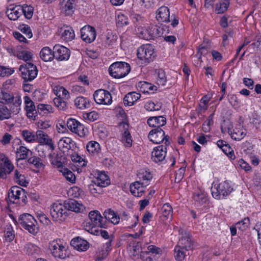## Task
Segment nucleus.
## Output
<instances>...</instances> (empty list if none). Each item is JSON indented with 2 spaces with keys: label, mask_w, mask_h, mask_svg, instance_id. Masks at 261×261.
<instances>
[{
  "label": "nucleus",
  "mask_w": 261,
  "mask_h": 261,
  "mask_svg": "<svg viewBox=\"0 0 261 261\" xmlns=\"http://www.w3.org/2000/svg\"><path fill=\"white\" fill-rule=\"evenodd\" d=\"M166 147L163 145H159L154 148L151 152V160L155 163L163 161L166 155Z\"/></svg>",
  "instance_id": "21"
},
{
  "label": "nucleus",
  "mask_w": 261,
  "mask_h": 261,
  "mask_svg": "<svg viewBox=\"0 0 261 261\" xmlns=\"http://www.w3.org/2000/svg\"><path fill=\"white\" fill-rule=\"evenodd\" d=\"M15 153L16 157L18 158L17 160H25L33 155L32 151L23 146H20L17 148Z\"/></svg>",
  "instance_id": "31"
},
{
  "label": "nucleus",
  "mask_w": 261,
  "mask_h": 261,
  "mask_svg": "<svg viewBox=\"0 0 261 261\" xmlns=\"http://www.w3.org/2000/svg\"><path fill=\"white\" fill-rule=\"evenodd\" d=\"M6 200L8 204L13 203L23 205L27 202V197L23 189L13 186L9 190Z\"/></svg>",
  "instance_id": "4"
},
{
  "label": "nucleus",
  "mask_w": 261,
  "mask_h": 261,
  "mask_svg": "<svg viewBox=\"0 0 261 261\" xmlns=\"http://www.w3.org/2000/svg\"><path fill=\"white\" fill-rule=\"evenodd\" d=\"M179 234L180 238L177 245L180 246L187 250L191 249L193 248V242L190 234L184 229H180Z\"/></svg>",
  "instance_id": "15"
},
{
  "label": "nucleus",
  "mask_w": 261,
  "mask_h": 261,
  "mask_svg": "<svg viewBox=\"0 0 261 261\" xmlns=\"http://www.w3.org/2000/svg\"><path fill=\"white\" fill-rule=\"evenodd\" d=\"M81 38L87 43L93 42L96 38V34L94 28L90 25H85L81 29Z\"/></svg>",
  "instance_id": "16"
},
{
  "label": "nucleus",
  "mask_w": 261,
  "mask_h": 261,
  "mask_svg": "<svg viewBox=\"0 0 261 261\" xmlns=\"http://www.w3.org/2000/svg\"><path fill=\"white\" fill-rule=\"evenodd\" d=\"M0 102L5 105H10L12 113L17 114L20 110L22 101L20 96L13 95L0 89Z\"/></svg>",
  "instance_id": "2"
},
{
  "label": "nucleus",
  "mask_w": 261,
  "mask_h": 261,
  "mask_svg": "<svg viewBox=\"0 0 261 261\" xmlns=\"http://www.w3.org/2000/svg\"><path fill=\"white\" fill-rule=\"evenodd\" d=\"M144 185H142L140 181H136L130 185V192L136 197H141L143 194L144 191L143 188Z\"/></svg>",
  "instance_id": "33"
},
{
  "label": "nucleus",
  "mask_w": 261,
  "mask_h": 261,
  "mask_svg": "<svg viewBox=\"0 0 261 261\" xmlns=\"http://www.w3.org/2000/svg\"><path fill=\"white\" fill-rule=\"evenodd\" d=\"M50 214L53 219L55 221H63L68 216L64 204L59 202H55L51 205Z\"/></svg>",
  "instance_id": "11"
},
{
  "label": "nucleus",
  "mask_w": 261,
  "mask_h": 261,
  "mask_svg": "<svg viewBox=\"0 0 261 261\" xmlns=\"http://www.w3.org/2000/svg\"><path fill=\"white\" fill-rule=\"evenodd\" d=\"M137 176L140 179L139 181H140L141 184L144 186H148L152 178V175L150 172L145 170H141L137 174Z\"/></svg>",
  "instance_id": "32"
},
{
  "label": "nucleus",
  "mask_w": 261,
  "mask_h": 261,
  "mask_svg": "<svg viewBox=\"0 0 261 261\" xmlns=\"http://www.w3.org/2000/svg\"><path fill=\"white\" fill-rule=\"evenodd\" d=\"M28 159V162L29 164H32L36 168L41 169L43 168L44 164L41 159L37 156H30Z\"/></svg>",
  "instance_id": "47"
},
{
  "label": "nucleus",
  "mask_w": 261,
  "mask_h": 261,
  "mask_svg": "<svg viewBox=\"0 0 261 261\" xmlns=\"http://www.w3.org/2000/svg\"><path fill=\"white\" fill-rule=\"evenodd\" d=\"M222 151L231 159H234L235 155L230 145L226 143L224 146L221 149Z\"/></svg>",
  "instance_id": "62"
},
{
  "label": "nucleus",
  "mask_w": 261,
  "mask_h": 261,
  "mask_svg": "<svg viewBox=\"0 0 261 261\" xmlns=\"http://www.w3.org/2000/svg\"><path fill=\"white\" fill-rule=\"evenodd\" d=\"M26 253L30 255H39L41 253V249L31 243H28L24 247Z\"/></svg>",
  "instance_id": "42"
},
{
  "label": "nucleus",
  "mask_w": 261,
  "mask_h": 261,
  "mask_svg": "<svg viewBox=\"0 0 261 261\" xmlns=\"http://www.w3.org/2000/svg\"><path fill=\"white\" fill-rule=\"evenodd\" d=\"M229 4V0H221L216 4L215 11L218 14L223 13L228 9Z\"/></svg>",
  "instance_id": "44"
},
{
  "label": "nucleus",
  "mask_w": 261,
  "mask_h": 261,
  "mask_svg": "<svg viewBox=\"0 0 261 261\" xmlns=\"http://www.w3.org/2000/svg\"><path fill=\"white\" fill-rule=\"evenodd\" d=\"M103 215L106 219L115 225L118 224L120 221L119 216L110 208L105 210Z\"/></svg>",
  "instance_id": "38"
},
{
  "label": "nucleus",
  "mask_w": 261,
  "mask_h": 261,
  "mask_svg": "<svg viewBox=\"0 0 261 261\" xmlns=\"http://www.w3.org/2000/svg\"><path fill=\"white\" fill-rule=\"evenodd\" d=\"M15 237V233L11 224L7 225L4 230V239L8 242H12Z\"/></svg>",
  "instance_id": "43"
},
{
  "label": "nucleus",
  "mask_w": 261,
  "mask_h": 261,
  "mask_svg": "<svg viewBox=\"0 0 261 261\" xmlns=\"http://www.w3.org/2000/svg\"><path fill=\"white\" fill-rule=\"evenodd\" d=\"M19 70L24 82L32 81L37 75V67L32 63H26L20 66Z\"/></svg>",
  "instance_id": "10"
},
{
  "label": "nucleus",
  "mask_w": 261,
  "mask_h": 261,
  "mask_svg": "<svg viewBox=\"0 0 261 261\" xmlns=\"http://www.w3.org/2000/svg\"><path fill=\"white\" fill-rule=\"evenodd\" d=\"M86 148L89 154L93 156L98 155L101 150L99 144L94 141H89L86 145Z\"/></svg>",
  "instance_id": "36"
},
{
  "label": "nucleus",
  "mask_w": 261,
  "mask_h": 261,
  "mask_svg": "<svg viewBox=\"0 0 261 261\" xmlns=\"http://www.w3.org/2000/svg\"><path fill=\"white\" fill-rule=\"evenodd\" d=\"M55 58L58 61H65L69 59L70 52L66 47L57 44L53 48Z\"/></svg>",
  "instance_id": "17"
},
{
  "label": "nucleus",
  "mask_w": 261,
  "mask_h": 261,
  "mask_svg": "<svg viewBox=\"0 0 261 261\" xmlns=\"http://www.w3.org/2000/svg\"><path fill=\"white\" fill-rule=\"evenodd\" d=\"M93 98L95 101L99 105H110L112 102V96L110 93L102 89L95 91L93 94Z\"/></svg>",
  "instance_id": "14"
},
{
  "label": "nucleus",
  "mask_w": 261,
  "mask_h": 261,
  "mask_svg": "<svg viewBox=\"0 0 261 261\" xmlns=\"http://www.w3.org/2000/svg\"><path fill=\"white\" fill-rule=\"evenodd\" d=\"M137 57L145 64L152 62L156 57L153 46L150 44L141 45L137 49Z\"/></svg>",
  "instance_id": "8"
},
{
  "label": "nucleus",
  "mask_w": 261,
  "mask_h": 261,
  "mask_svg": "<svg viewBox=\"0 0 261 261\" xmlns=\"http://www.w3.org/2000/svg\"><path fill=\"white\" fill-rule=\"evenodd\" d=\"M66 180L73 183L75 180V176L71 171L67 168H64L60 170Z\"/></svg>",
  "instance_id": "57"
},
{
  "label": "nucleus",
  "mask_w": 261,
  "mask_h": 261,
  "mask_svg": "<svg viewBox=\"0 0 261 261\" xmlns=\"http://www.w3.org/2000/svg\"><path fill=\"white\" fill-rule=\"evenodd\" d=\"M11 110H9L7 107L0 105V120L8 119L11 117Z\"/></svg>",
  "instance_id": "53"
},
{
  "label": "nucleus",
  "mask_w": 261,
  "mask_h": 261,
  "mask_svg": "<svg viewBox=\"0 0 261 261\" xmlns=\"http://www.w3.org/2000/svg\"><path fill=\"white\" fill-rule=\"evenodd\" d=\"M194 199L200 205L205 203L207 201V197L204 193L201 191L196 193L194 195Z\"/></svg>",
  "instance_id": "56"
},
{
  "label": "nucleus",
  "mask_w": 261,
  "mask_h": 261,
  "mask_svg": "<svg viewBox=\"0 0 261 261\" xmlns=\"http://www.w3.org/2000/svg\"><path fill=\"white\" fill-rule=\"evenodd\" d=\"M53 112V108L50 105L39 104L37 106V113H38L40 115H44Z\"/></svg>",
  "instance_id": "52"
},
{
  "label": "nucleus",
  "mask_w": 261,
  "mask_h": 261,
  "mask_svg": "<svg viewBox=\"0 0 261 261\" xmlns=\"http://www.w3.org/2000/svg\"><path fill=\"white\" fill-rule=\"evenodd\" d=\"M156 18L159 22H168L170 21V12L167 7L162 6L156 12Z\"/></svg>",
  "instance_id": "24"
},
{
  "label": "nucleus",
  "mask_w": 261,
  "mask_h": 261,
  "mask_svg": "<svg viewBox=\"0 0 261 261\" xmlns=\"http://www.w3.org/2000/svg\"><path fill=\"white\" fill-rule=\"evenodd\" d=\"M101 228H102L101 227H98V229L93 230V231L90 232V233L95 236L100 235L103 238L105 239H109L110 237L108 231L105 230H102Z\"/></svg>",
  "instance_id": "61"
},
{
  "label": "nucleus",
  "mask_w": 261,
  "mask_h": 261,
  "mask_svg": "<svg viewBox=\"0 0 261 261\" xmlns=\"http://www.w3.org/2000/svg\"><path fill=\"white\" fill-rule=\"evenodd\" d=\"M21 7L19 6H10L6 11V14L10 20H16L21 15Z\"/></svg>",
  "instance_id": "29"
},
{
  "label": "nucleus",
  "mask_w": 261,
  "mask_h": 261,
  "mask_svg": "<svg viewBox=\"0 0 261 261\" xmlns=\"http://www.w3.org/2000/svg\"><path fill=\"white\" fill-rule=\"evenodd\" d=\"M117 116L120 118L122 122L119 123V128L120 131L121 141L125 147H130L132 146L133 140L129 131V124L125 121L127 119V115L120 107L116 108Z\"/></svg>",
  "instance_id": "1"
},
{
  "label": "nucleus",
  "mask_w": 261,
  "mask_h": 261,
  "mask_svg": "<svg viewBox=\"0 0 261 261\" xmlns=\"http://www.w3.org/2000/svg\"><path fill=\"white\" fill-rule=\"evenodd\" d=\"M141 97V94L136 92L127 93L123 98V102L125 106H133Z\"/></svg>",
  "instance_id": "34"
},
{
  "label": "nucleus",
  "mask_w": 261,
  "mask_h": 261,
  "mask_svg": "<svg viewBox=\"0 0 261 261\" xmlns=\"http://www.w3.org/2000/svg\"><path fill=\"white\" fill-rule=\"evenodd\" d=\"M92 180L102 188L106 187L110 184V180L104 172L98 173L97 176Z\"/></svg>",
  "instance_id": "28"
},
{
  "label": "nucleus",
  "mask_w": 261,
  "mask_h": 261,
  "mask_svg": "<svg viewBox=\"0 0 261 261\" xmlns=\"http://www.w3.org/2000/svg\"><path fill=\"white\" fill-rule=\"evenodd\" d=\"M250 219L248 217H246L241 221L236 224V226H231L230 227V233L232 236H234L237 234V227L242 230L246 229L249 226Z\"/></svg>",
  "instance_id": "30"
},
{
  "label": "nucleus",
  "mask_w": 261,
  "mask_h": 261,
  "mask_svg": "<svg viewBox=\"0 0 261 261\" xmlns=\"http://www.w3.org/2000/svg\"><path fill=\"white\" fill-rule=\"evenodd\" d=\"M147 250L148 251L146 252V254H148L150 253L154 255L161 254L162 252L161 248L152 245L148 246L147 247Z\"/></svg>",
  "instance_id": "64"
},
{
  "label": "nucleus",
  "mask_w": 261,
  "mask_h": 261,
  "mask_svg": "<svg viewBox=\"0 0 261 261\" xmlns=\"http://www.w3.org/2000/svg\"><path fill=\"white\" fill-rule=\"evenodd\" d=\"M17 223L30 233L35 234L37 232V221L28 213H24L19 216Z\"/></svg>",
  "instance_id": "9"
},
{
  "label": "nucleus",
  "mask_w": 261,
  "mask_h": 261,
  "mask_svg": "<svg viewBox=\"0 0 261 261\" xmlns=\"http://www.w3.org/2000/svg\"><path fill=\"white\" fill-rule=\"evenodd\" d=\"M64 204L66 211H71L75 213H82L85 208V207L81 202L73 199L65 200Z\"/></svg>",
  "instance_id": "20"
},
{
  "label": "nucleus",
  "mask_w": 261,
  "mask_h": 261,
  "mask_svg": "<svg viewBox=\"0 0 261 261\" xmlns=\"http://www.w3.org/2000/svg\"><path fill=\"white\" fill-rule=\"evenodd\" d=\"M74 105L79 109L84 110L90 107L89 100L83 96H78L74 99Z\"/></svg>",
  "instance_id": "39"
},
{
  "label": "nucleus",
  "mask_w": 261,
  "mask_h": 261,
  "mask_svg": "<svg viewBox=\"0 0 261 261\" xmlns=\"http://www.w3.org/2000/svg\"><path fill=\"white\" fill-rule=\"evenodd\" d=\"M56 88V94L57 97H60L65 99H68L69 98V93L64 87L62 86H57Z\"/></svg>",
  "instance_id": "54"
},
{
  "label": "nucleus",
  "mask_w": 261,
  "mask_h": 261,
  "mask_svg": "<svg viewBox=\"0 0 261 261\" xmlns=\"http://www.w3.org/2000/svg\"><path fill=\"white\" fill-rule=\"evenodd\" d=\"M16 57L20 60H22L26 63H29L32 57V55L31 52L27 50L17 51L15 55Z\"/></svg>",
  "instance_id": "51"
},
{
  "label": "nucleus",
  "mask_w": 261,
  "mask_h": 261,
  "mask_svg": "<svg viewBox=\"0 0 261 261\" xmlns=\"http://www.w3.org/2000/svg\"><path fill=\"white\" fill-rule=\"evenodd\" d=\"M186 249L180 247L179 245H176L174 248V257L177 261H182L185 256Z\"/></svg>",
  "instance_id": "46"
},
{
  "label": "nucleus",
  "mask_w": 261,
  "mask_h": 261,
  "mask_svg": "<svg viewBox=\"0 0 261 261\" xmlns=\"http://www.w3.org/2000/svg\"><path fill=\"white\" fill-rule=\"evenodd\" d=\"M162 217L167 219L171 218L173 214V208L172 206L169 203H164L161 210Z\"/></svg>",
  "instance_id": "45"
},
{
  "label": "nucleus",
  "mask_w": 261,
  "mask_h": 261,
  "mask_svg": "<svg viewBox=\"0 0 261 261\" xmlns=\"http://www.w3.org/2000/svg\"><path fill=\"white\" fill-rule=\"evenodd\" d=\"M55 106L59 110L65 111L67 109V102L60 97H57L53 99Z\"/></svg>",
  "instance_id": "55"
},
{
  "label": "nucleus",
  "mask_w": 261,
  "mask_h": 261,
  "mask_svg": "<svg viewBox=\"0 0 261 261\" xmlns=\"http://www.w3.org/2000/svg\"><path fill=\"white\" fill-rule=\"evenodd\" d=\"M70 245L74 249L80 252L86 251L90 247L89 243L80 237L72 239L70 242Z\"/></svg>",
  "instance_id": "18"
},
{
  "label": "nucleus",
  "mask_w": 261,
  "mask_h": 261,
  "mask_svg": "<svg viewBox=\"0 0 261 261\" xmlns=\"http://www.w3.org/2000/svg\"><path fill=\"white\" fill-rule=\"evenodd\" d=\"M21 14L23 13L25 17L27 19H31L33 15L34 8L30 6H23L21 7Z\"/></svg>",
  "instance_id": "59"
},
{
  "label": "nucleus",
  "mask_w": 261,
  "mask_h": 261,
  "mask_svg": "<svg viewBox=\"0 0 261 261\" xmlns=\"http://www.w3.org/2000/svg\"><path fill=\"white\" fill-rule=\"evenodd\" d=\"M21 135L24 140L28 142H32L35 140L36 136L28 130H22Z\"/></svg>",
  "instance_id": "60"
},
{
  "label": "nucleus",
  "mask_w": 261,
  "mask_h": 261,
  "mask_svg": "<svg viewBox=\"0 0 261 261\" xmlns=\"http://www.w3.org/2000/svg\"><path fill=\"white\" fill-rule=\"evenodd\" d=\"M160 29L157 25H150L146 28H138V34L140 38L146 40L154 39V38L161 37Z\"/></svg>",
  "instance_id": "12"
},
{
  "label": "nucleus",
  "mask_w": 261,
  "mask_h": 261,
  "mask_svg": "<svg viewBox=\"0 0 261 261\" xmlns=\"http://www.w3.org/2000/svg\"><path fill=\"white\" fill-rule=\"evenodd\" d=\"M233 190L231 182L227 180L215 184L211 188L212 195L216 199L225 198Z\"/></svg>",
  "instance_id": "5"
},
{
  "label": "nucleus",
  "mask_w": 261,
  "mask_h": 261,
  "mask_svg": "<svg viewBox=\"0 0 261 261\" xmlns=\"http://www.w3.org/2000/svg\"><path fill=\"white\" fill-rule=\"evenodd\" d=\"M102 187L98 186L97 184L92 180L88 186V189L90 193L95 196V194H101L103 192Z\"/></svg>",
  "instance_id": "50"
},
{
  "label": "nucleus",
  "mask_w": 261,
  "mask_h": 261,
  "mask_svg": "<svg viewBox=\"0 0 261 261\" xmlns=\"http://www.w3.org/2000/svg\"><path fill=\"white\" fill-rule=\"evenodd\" d=\"M74 144V141L69 137H63L58 142L59 148L63 151L70 149Z\"/></svg>",
  "instance_id": "37"
},
{
  "label": "nucleus",
  "mask_w": 261,
  "mask_h": 261,
  "mask_svg": "<svg viewBox=\"0 0 261 261\" xmlns=\"http://www.w3.org/2000/svg\"><path fill=\"white\" fill-rule=\"evenodd\" d=\"M48 157L51 164L58 168L63 167V160L64 159L61 153L53 152L50 153Z\"/></svg>",
  "instance_id": "27"
},
{
  "label": "nucleus",
  "mask_w": 261,
  "mask_h": 261,
  "mask_svg": "<svg viewBox=\"0 0 261 261\" xmlns=\"http://www.w3.org/2000/svg\"><path fill=\"white\" fill-rule=\"evenodd\" d=\"M25 110L27 112V117L33 120L36 119L37 115V110L36 109L34 102L28 96L24 97Z\"/></svg>",
  "instance_id": "22"
},
{
  "label": "nucleus",
  "mask_w": 261,
  "mask_h": 261,
  "mask_svg": "<svg viewBox=\"0 0 261 261\" xmlns=\"http://www.w3.org/2000/svg\"><path fill=\"white\" fill-rule=\"evenodd\" d=\"M83 226L85 230L89 233L95 229H98V227H106L100 213L96 210L89 213V220L84 223Z\"/></svg>",
  "instance_id": "3"
},
{
  "label": "nucleus",
  "mask_w": 261,
  "mask_h": 261,
  "mask_svg": "<svg viewBox=\"0 0 261 261\" xmlns=\"http://www.w3.org/2000/svg\"><path fill=\"white\" fill-rule=\"evenodd\" d=\"M74 2V0H60L61 9L66 15H70L73 13Z\"/></svg>",
  "instance_id": "25"
},
{
  "label": "nucleus",
  "mask_w": 261,
  "mask_h": 261,
  "mask_svg": "<svg viewBox=\"0 0 261 261\" xmlns=\"http://www.w3.org/2000/svg\"><path fill=\"white\" fill-rule=\"evenodd\" d=\"M233 133L231 134V137L232 139L236 141H240L246 135L247 130L244 128H237L233 129Z\"/></svg>",
  "instance_id": "48"
},
{
  "label": "nucleus",
  "mask_w": 261,
  "mask_h": 261,
  "mask_svg": "<svg viewBox=\"0 0 261 261\" xmlns=\"http://www.w3.org/2000/svg\"><path fill=\"white\" fill-rule=\"evenodd\" d=\"M49 248L51 254L56 258L64 259L69 255V251L60 239L51 241Z\"/></svg>",
  "instance_id": "7"
},
{
  "label": "nucleus",
  "mask_w": 261,
  "mask_h": 261,
  "mask_svg": "<svg viewBox=\"0 0 261 261\" xmlns=\"http://www.w3.org/2000/svg\"><path fill=\"white\" fill-rule=\"evenodd\" d=\"M3 163H0V178H6L7 175L14 169L12 162L6 157L2 159Z\"/></svg>",
  "instance_id": "23"
},
{
  "label": "nucleus",
  "mask_w": 261,
  "mask_h": 261,
  "mask_svg": "<svg viewBox=\"0 0 261 261\" xmlns=\"http://www.w3.org/2000/svg\"><path fill=\"white\" fill-rule=\"evenodd\" d=\"M130 71L128 63L125 62H116L109 68L110 75L115 79H121L126 76Z\"/></svg>",
  "instance_id": "6"
},
{
  "label": "nucleus",
  "mask_w": 261,
  "mask_h": 261,
  "mask_svg": "<svg viewBox=\"0 0 261 261\" xmlns=\"http://www.w3.org/2000/svg\"><path fill=\"white\" fill-rule=\"evenodd\" d=\"M155 73L158 75L157 84L159 85L164 86L167 82L165 71L162 69H156Z\"/></svg>",
  "instance_id": "49"
},
{
  "label": "nucleus",
  "mask_w": 261,
  "mask_h": 261,
  "mask_svg": "<svg viewBox=\"0 0 261 261\" xmlns=\"http://www.w3.org/2000/svg\"><path fill=\"white\" fill-rule=\"evenodd\" d=\"M37 141L41 145H47L48 149L53 151L55 149L54 144L52 139L48 135L41 130H38L36 133Z\"/></svg>",
  "instance_id": "19"
},
{
  "label": "nucleus",
  "mask_w": 261,
  "mask_h": 261,
  "mask_svg": "<svg viewBox=\"0 0 261 261\" xmlns=\"http://www.w3.org/2000/svg\"><path fill=\"white\" fill-rule=\"evenodd\" d=\"M166 119L162 116H155L149 118L147 120V124L149 126L154 128H161L165 125Z\"/></svg>",
  "instance_id": "26"
},
{
  "label": "nucleus",
  "mask_w": 261,
  "mask_h": 261,
  "mask_svg": "<svg viewBox=\"0 0 261 261\" xmlns=\"http://www.w3.org/2000/svg\"><path fill=\"white\" fill-rule=\"evenodd\" d=\"M61 38L65 41H70L75 37V34L72 28L65 26L61 29Z\"/></svg>",
  "instance_id": "35"
},
{
  "label": "nucleus",
  "mask_w": 261,
  "mask_h": 261,
  "mask_svg": "<svg viewBox=\"0 0 261 261\" xmlns=\"http://www.w3.org/2000/svg\"><path fill=\"white\" fill-rule=\"evenodd\" d=\"M148 137L154 144H160L165 141L166 145L169 144V137L165 135V132L161 128H154L150 130Z\"/></svg>",
  "instance_id": "13"
},
{
  "label": "nucleus",
  "mask_w": 261,
  "mask_h": 261,
  "mask_svg": "<svg viewBox=\"0 0 261 261\" xmlns=\"http://www.w3.org/2000/svg\"><path fill=\"white\" fill-rule=\"evenodd\" d=\"M40 58L44 62L51 61L55 58L54 52L48 47H44L40 52Z\"/></svg>",
  "instance_id": "40"
},
{
  "label": "nucleus",
  "mask_w": 261,
  "mask_h": 261,
  "mask_svg": "<svg viewBox=\"0 0 261 261\" xmlns=\"http://www.w3.org/2000/svg\"><path fill=\"white\" fill-rule=\"evenodd\" d=\"M138 87L140 88L141 91L144 93H153L154 91L157 90V87L147 82H140Z\"/></svg>",
  "instance_id": "41"
},
{
  "label": "nucleus",
  "mask_w": 261,
  "mask_h": 261,
  "mask_svg": "<svg viewBox=\"0 0 261 261\" xmlns=\"http://www.w3.org/2000/svg\"><path fill=\"white\" fill-rule=\"evenodd\" d=\"M80 122L75 119L70 118L67 120V126L68 128L72 133H75L76 129L78 128Z\"/></svg>",
  "instance_id": "58"
},
{
  "label": "nucleus",
  "mask_w": 261,
  "mask_h": 261,
  "mask_svg": "<svg viewBox=\"0 0 261 261\" xmlns=\"http://www.w3.org/2000/svg\"><path fill=\"white\" fill-rule=\"evenodd\" d=\"M74 133L78 135L80 137H85L88 134V130L83 124L80 123Z\"/></svg>",
  "instance_id": "63"
}]
</instances>
